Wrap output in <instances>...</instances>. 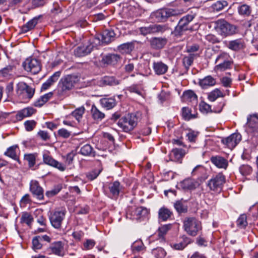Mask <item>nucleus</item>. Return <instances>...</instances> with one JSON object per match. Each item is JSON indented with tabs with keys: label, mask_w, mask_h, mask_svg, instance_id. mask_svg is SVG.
Returning a JSON list of instances; mask_svg holds the SVG:
<instances>
[{
	"label": "nucleus",
	"mask_w": 258,
	"mask_h": 258,
	"mask_svg": "<svg viewBox=\"0 0 258 258\" xmlns=\"http://www.w3.org/2000/svg\"><path fill=\"white\" fill-rule=\"evenodd\" d=\"M91 113L95 120H102L105 117L104 113L100 111L94 105L92 106Z\"/></svg>",
	"instance_id": "obj_42"
},
{
	"label": "nucleus",
	"mask_w": 258,
	"mask_h": 258,
	"mask_svg": "<svg viewBox=\"0 0 258 258\" xmlns=\"http://www.w3.org/2000/svg\"><path fill=\"white\" fill-rule=\"evenodd\" d=\"M145 248L143 243L140 240L135 241L132 245V249L134 252L141 251Z\"/></svg>",
	"instance_id": "obj_51"
},
{
	"label": "nucleus",
	"mask_w": 258,
	"mask_h": 258,
	"mask_svg": "<svg viewBox=\"0 0 258 258\" xmlns=\"http://www.w3.org/2000/svg\"><path fill=\"white\" fill-rule=\"evenodd\" d=\"M215 29L219 35L227 37L236 33V27L231 25L223 19H220L215 22Z\"/></svg>",
	"instance_id": "obj_2"
},
{
	"label": "nucleus",
	"mask_w": 258,
	"mask_h": 258,
	"mask_svg": "<svg viewBox=\"0 0 258 258\" xmlns=\"http://www.w3.org/2000/svg\"><path fill=\"white\" fill-rule=\"evenodd\" d=\"M80 153L84 156H95V152L93 151L92 146H82Z\"/></svg>",
	"instance_id": "obj_48"
},
{
	"label": "nucleus",
	"mask_w": 258,
	"mask_h": 258,
	"mask_svg": "<svg viewBox=\"0 0 258 258\" xmlns=\"http://www.w3.org/2000/svg\"><path fill=\"white\" fill-rule=\"evenodd\" d=\"M30 190L33 196L37 199L41 200L43 199V190L37 181H31L30 183Z\"/></svg>",
	"instance_id": "obj_16"
},
{
	"label": "nucleus",
	"mask_w": 258,
	"mask_h": 258,
	"mask_svg": "<svg viewBox=\"0 0 258 258\" xmlns=\"http://www.w3.org/2000/svg\"><path fill=\"white\" fill-rule=\"evenodd\" d=\"M228 3L226 1H218L212 5V8L216 11H220L227 7Z\"/></svg>",
	"instance_id": "obj_46"
},
{
	"label": "nucleus",
	"mask_w": 258,
	"mask_h": 258,
	"mask_svg": "<svg viewBox=\"0 0 258 258\" xmlns=\"http://www.w3.org/2000/svg\"><path fill=\"white\" fill-rule=\"evenodd\" d=\"M61 188L62 186L61 185H57L52 190L46 191V196L48 197H53L57 194L60 191Z\"/></svg>",
	"instance_id": "obj_60"
},
{
	"label": "nucleus",
	"mask_w": 258,
	"mask_h": 258,
	"mask_svg": "<svg viewBox=\"0 0 258 258\" xmlns=\"http://www.w3.org/2000/svg\"><path fill=\"white\" fill-rule=\"evenodd\" d=\"M206 40L209 43L215 44L220 42V40L215 35L213 34H208L205 37Z\"/></svg>",
	"instance_id": "obj_62"
},
{
	"label": "nucleus",
	"mask_w": 258,
	"mask_h": 258,
	"mask_svg": "<svg viewBox=\"0 0 258 258\" xmlns=\"http://www.w3.org/2000/svg\"><path fill=\"white\" fill-rule=\"evenodd\" d=\"M119 84V81L116 80L113 76H104L101 78L97 81V84L100 86H104L106 85L114 86Z\"/></svg>",
	"instance_id": "obj_18"
},
{
	"label": "nucleus",
	"mask_w": 258,
	"mask_h": 258,
	"mask_svg": "<svg viewBox=\"0 0 258 258\" xmlns=\"http://www.w3.org/2000/svg\"><path fill=\"white\" fill-rule=\"evenodd\" d=\"M50 253L58 256H62L64 253V244L61 241L52 243L47 249Z\"/></svg>",
	"instance_id": "obj_15"
},
{
	"label": "nucleus",
	"mask_w": 258,
	"mask_h": 258,
	"mask_svg": "<svg viewBox=\"0 0 258 258\" xmlns=\"http://www.w3.org/2000/svg\"><path fill=\"white\" fill-rule=\"evenodd\" d=\"M33 221V218L30 213L25 212L22 214V217L21 218V222L22 223H25L28 225H29L31 224Z\"/></svg>",
	"instance_id": "obj_52"
},
{
	"label": "nucleus",
	"mask_w": 258,
	"mask_h": 258,
	"mask_svg": "<svg viewBox=\"0 0 258 258\" xmlns=\"http://www.w3.org/2000/svg\"><path fill=\"white\" fill-rule=\"evenodd\" d=\"M148 214V211L147 208L140 207L138 208H133L129 209L127 212V215H131V219L139 220L141 217H145Z\"/></svg>",
	"instance_id": "obj_14"
},
{
	"label": "nucleus",
	"mask_w": 258,
	"mask_h": 258,
	"mask_svg": "<svg viewBox=\"0 0 258 258\" xmlns=\"http://www.w3.org/2000/svg\"><path fill=\"white\" fill-rule=\"evenodd\" d=\"M109 189L111 194V198L116 199L118 198L122 189V187L118 181H115L110 183L109 186Z\"/></svg>",
	"instance_id": "obj_26"
},
{
	"label": "nucleus",
	"mask_w": 258,
	"mask_h": 258,
	"mask_svg": "<svg viewBox=\"0 0 258 258\" xmlns=\"http://www.w3.org/2000/svg\"><path fill=\"white\" fill-rule=\"evenodd\" d=\"M126 90L131 93H135L139 95H142V90L138 85H133L127 88Z\"/></svg>",
	"instance_id": "obj_58"
},
{
	"label": "nucleus",
	"mask_w": 258,
	"mask_h": 258,
	"mask_svg": "<svg viewBox=\"0 0 258 258\" xmlns=\"http://www.w3.org/2000/svg\"><path fill=\"white\" fill-rule=\"evenodd\" d=\"M225 182V177L221 173L213 176L207 183V186L210 189L215 191H220L222 186Z\"/></svg>",
	"instance_id": "obj_8"
},
{
	"label": "nucleus",
	"mask_w": 258,
	"mask_h": 258,
	"mask_svg": "<svg viewBox=\"0 0 258 258\" xmlns=\"http://www.w3.org/2000/svg\"><path fill=\"white\" fill-rule=\"evenodd\" d=\"M198 185V182L191 178H186L178 184V186L184 190L195 189Z\"/></svg>",
	"instance_id": "obj_17"
},
{
	"label": "nucleus",
	"mask_w": 258,
	"mask_h": 258,
	"mask_svg": "<svg viewBox=\"0 0 258 258\" xmlns=\"http://www.w3.org/2000/svg\"><path fill=\"white\" fill-rule=\"evenodd\" d=\"M169 29V27L166 25L154 24L148 27H142L140 28L141 34L146 36L148 34H153L159 33H163Z\"/></svg>",
	"instance_id": "obj_11"
},
{
	"label": "nucleus",
	"mask_w": 258,
	"mask_h": 258,
	"mask_svg": "<svg viewBox=\"0 0 258 258\" xmlns=\"http://www.w3.org/2000/svg\"><path fill=\"white\" fill-rule=\"evenodd\" d=\"M35 89L23 82H19L17 86L18 95L24 99H30L34 94Z\"/></svg>",
	"instance_id": "obj_7"
},
{
	"label": "nucleus",
	"mask_w": 258,
	"mask_h": 258,
	"mask_svg": "<svg viewBox=\"0 0 258 258\" xmlns=\"http://www.w3.org/2000/svg\"><path fill=\"white\" fill-rule=\"evenodd\" d=\"M60 72L59 71L54 73L46 81L50 83V84L52 85L54 83L58 80L60 76Z\"/></svg>",
	"instance_id": "obj_63"
},
{
	"label": "nucleus",
	"mask_w": 258,
	"mask_h": 258,
	"mask_svg": "<svg viewBox=\"0 0 258 258\" xmlns=\"http://www.w3.org/2000/svg\"><path fill=\"white\" fill-rule=\"evenodd\" d=\"M24 159L28 161L30 167H33L35 164V156L34 154H25Z\"/></svg>",
	"instance_id": "obj_57"
},
{
	"label": "nucleus",
	"mask_w": 258,
	"mask_h": 258,
	"mask_svg": "<svg viewBox=\"0 0 258 258\" xmlns=\"http://www.w3.org/2000/svg\"><path fill=\"white\" fill-rule=\"evenodd\" d=\"M198 135V132L189 130L186 134V137L188 140L192 143H195Z\"/></svg>",
	"instance_id": "obj_56"
},
{
	"label": "nucleus",
	"mask_w": 258,
	"mask_h": 258,
	"mask_svg": "<svg viewBox=\"0 0 258 258\" xmlns=\"http://www.w3.org/2000/svg\"><path fill=\"white\" fill-rule=\"evenodd\" d=\"M78 77L68 75L61 79L58 85V91L60 95H64L72 90L78 82Z\"/></svg>",
	"instance_id": "obj_3"
},
{
	"label": "nucleus",
	"mask_w": 258,
	"mask_h": 258,
	"mask_svg": "<svg viewBox=\"0 0 258 258\" xmlns=\"http://www.w3.org/2000/svg\"><path fill=\"white\" fill-rule=\"evenodd\" d=\"M103 170V168L100 166L99 169H94L86 174L87 178L90 180H93L96 178Z\"/></svg>",
	"instance_id": "obj_49"
},
{
	"label": "nucleus",
	"mask_w": 258,
	"mask_h": 258,
	"mask_svg": "<svg viewBox=\"0 0 258 258\" xmlns=\"http://www.w3.org/2000/svg\"><path fill=\"white\" fill-rule=\"evenodd\" d=\"M43 157V161L46 164L53 166L55 163L56 160L47 154H44Z\"/></svg>",
	"instance_id": "obj_64"
},
{
	"label": "nucleus",
	"mask_w": 258,
	"mask_h": 258,
	"mask_svg": "<svg viewBox=\"0 0 258 258\" xmlns=\"http://www.w3.org/2000/svg\"><path fill=\"white\" fill-rule=\"evenodd\" d=\"M223 93L218 89H215L208 95V99L211 101H214L219 97H224Z\"/></svg>",
	"instance_id": "obj_44"
},
{
	"label": "nucleus",
	"mask_w": 258,
	"mask_h": 258,
	"mask_svg": "<svg viewBox=\"0 0 258 258\" xmlns=\"http://www.w3.org/2000/svg\"><path fill=\"white\" fill-rule=\"evenodd\" d=\"M120 59V57L117 54H109L102 58V61L103 63L114 65L116 64Z\"/></svg>",
	"instance_id": "obj_28"
},
{
	"label": "nucleus",
	"mask_w": 258,
	"mask_h": 258,
	"mask_svg": "<svg viewBox=\"0 0 258 258\" xmlns=\"http://www.w3.org/2000/svg\"><path fill=\"white\" fill-rule=\"evenodd\" d=\"M167 40L166 38L154 37L151 39L150 45L154 49H161L167 43Z\"/></svg>",
	"instance_id": "obj_25"
},
{
	"label": "nucleus",
	"mask_w": 258,
	"mask_h": 258,
	"mask_svg": "<svg viewBox=\"0 0 258 258\" xmlns=\"http://www.w3.org/2000/svg\"><path fill=\"white\" fill-rule=\"evenodd\" d=\"M38 19L37 18H34L29 22H28L25 25L23 26L21 30L23 33H26L30 30L33 29L37 24Z\"/></svg>",
	"instance_id": "obj_40"
},
{
	"label": "nucleus",
	"mask_w": 258,
	"mask_h": 258,
	"mask_svg": "<svg viewBox=\"0 0 258 258\" xmlns=\"http://www.w3.org/2000/svg\"><path fill=\"white\" fill-rule=\"evenodd\" d=\"M182 115L185 120H189L195 116L191 113V110L188 107H183L182 109Z\"/></svg>",
	"instance_id": "obj_55"
},
{
	"label": "nucleus",
	"mask_w": 258,
	"mask_h": 258,
	"mask_svg": "<svg viewBox=\"0 0 258 258\" xmlns=\"http://www.w3.org/2000/svg\"><path fill=\"white\" fill-rule=\"evenodd\" d=\"M100 102L101 106L107 109L112 108L116 104V101L113 98H103L100 100Z\"/></svg>",
	"instance_id": "obj_34"
},
{
	"label": "nucleus",
	"mask_w": 258,
	"mask_h": 258,
	"mask_svg": "<svg viewBox=\"0 0 258 258\" xmlns=\"http://www.w3.org/2000/svg\"><path fill=\"white\" fill-rule=\"evenodd\" d=\"M153 67L155 73L158 75L165 74L168 69V66L162 61L154 62Z\"/></svg>",
	"instance_id": "obj_29"
},
{
	"label": "nucleus",
	"mask_w": 258,
	"mask_h": 258,
	"mask_svg": "<svg viewBox=\"0 0 258 258\" xmlns=\"http://www.w3.org/2000/svg\"><path fill=\"white\" fill-rule=\"evenodd\" d=\"M237 225L240 228H245L247 225V217L245 214H241L237 220Z\"/></svg>",
	"instance_id": "obj_50"
},
{
	"label": "nucleus",
	"mask_w": 258,
	"mask_h": 258,
	"mask_svg": "<svg viewBox=\"0 0 258 258\" xmlns=\"http://www.w3.org/2000/svg\"><path fill=\"white\" fill-rule=\"evenodd\" d=\"M174 207L178 214L185 213L188 211L186 201L183 199L176 201L174 204Z\"/></svg>",
	"instance_id": "obj_30"
},
{
	"label": "nucleus",
	"mask_w": 258,
	"mask_h": 258,
	"mask_svg": "<svg viewBox=\"0 0 258 258\" xmlns=\"http://www.w3.org/2000/svg\"><path fill=\"white\" fill-rule=\"evenodd\" d=\"M241 140V136L238 133H234L231 135L227 138L222 140V142L224 144L229 145H237Z\"/></svg>",
	"instance_id": "obj_19"
},
{
	"label": "nucleus",
	"mask_w": 258,
	"mask_h": 258,
	"mask_svg": "<svg viewBox=\"0 0 258 258\" xmlns=\"http://www.w3.org/2000/svg\"><path fill=\"white\" fill-rule=\"evenodd\" d=\"M14 71V66L8 65L0 70V78L6 80L10 79L13 77Z\"/></svg>",
	"instance_id": "obj_20"
},
{
	"label": "nucleus",
	"mask_w": 258,
	"mask_h": 258,
	"mask_svg": "<svg viewBox=\"0 0 258 258\" xmlns=\"http://www.w3.org/2000/svg\"><path fill=\"white\" fill-rule=\"evenodd\" d=\"M239 170L240 173L243 176H247L250 175L252 173V168L249 165L243 164L239 167Z\"/></svg>",
	"instance_id": "obj_47"
},
{
	"label": "nucleus",
	"mask_w": 258,
	"mask_h": 258,
	"mask_svg": "<svg viewBox=\"0 0 258 258\" xmlns=\"http://www.w3.org/2000/svg\"><path fill=\"white\" fill-rule=\"evenodd\" d=\"M195 15L188 14L181 18L176 26L174 33L176 36H181L182 32L189 29L188 24L195 18Z\"/></svg>",
	"instance_id": "obj_10"
},
{
	"label": "nucleus",
	"mask_w": 258,
	"mask_h": 258,
	"mask_svg": "<svg viewBox=\"0 0 258 258\" xmlns=\"http://www.w3.org/2000/svg\"><path fill=\"white\" fill-rule=\"evenodd\" d=\"M66 213L65 210L55 211L49 216L51 225L55 229H60Z\"/></svg>",
	"instance_id": "obj_12"
},
{
	"label": "nucleus",
	"mask_w": 258,
	"mask_h": 258,
	"mask_svg": "<svg viewBox=\"0 0 258 258\" xmlns=\"http://www.w3.org/2000/svg\"><path fill=\"white\" fill-rule=\"evenodd\" d=\"M172 216H173L172 212L165 207H162L159 210L158 218L159 220L166 221L170 219Z\"/></svg>",
	"instance_id": "obj_31"
},
{
	"label": "nucleus",
	"mask_w": 258,
	"mask_h": 258,
	"mask_svg": "<svg viewBox=\"0 0 258 258\" xmlns=\"http://www.w3.org/2000/svg\"><path fill=\"white\" fill-rule=\"evenodd\" d=\"M84 107H80L73 111L71 115L74 116L78 121H79L82 118V115L84 113Z\"/></svg>",
	"instance_id": "obj_53"
},
{
	"label": "nucleus",
	"mask_w": 258,
	"mask_h": 258,
	"mask_svg": "<svg viewBox=\"0 0 258 258\" xmlns=\"http://www.w3.org/2000/svg\"><path fill=\"white\" fill-rule=\"evenodd\" d=\"M41 242L40 236L34 237L32 239V248L35 250L41 249L43 245Z\"/></svg>",
	"instance_id": "obj_54"
},
{
	"label": "nucleus",
	"mask_w": 258,
	"mask_h": 258,
	"mask_svg": "<svg viewBox=\"0 0 258 258\" xmlns=\"http://www.w3.org/2000/svg\"><path fill=\"white\" fill-rule=\"evenodd\" d=\"M152 253L155 258H165L167 253L162 247H157L152 250Z\"/></svg>",
	"instance_id": "obj_45"
},
{
	"label": "nucleus",
	"mask_w": 258,
	"mask_h": 258,
	"mask_svg": "<svg viewBox=\"0 0 258 258\" xmlns=\"http://www.w3.org/2000/svg\"><path fill=\"white\" fill-rule=\"evenodd\" d=\"M182 99L185 102H196L197 96L194 91L188 90L183 92L182 96Z\"/></svg>",
	"instance_id": "obj_36"
},
{
	"label": "nucleus",
	"mask_w": 258,
	"mask_h": 258,
	"mask_svg": "<svg viewBox=\"0 0 258 258\" xmlns=\"http://www.w3.org/2000/svg\"><path fill=\"white\" fill-rule=\"evenodd\" d=\"M53 93L52 92L46 93L37 99L34 103V105L35 107H40L51 99Z\"/></svg>",
	"instance_id": "obj_33"
},
{
	"label": "nucleus",
	"mask_w": 258,
	"mask_h": 258,
	"mask_svg": "<svg viewBox=\"0 0 258 258\" xmlns=\"http://www.w3.org/2000/svg\"><path fill=\"white\" fill-rule=\"evenodd\" d=\"M181 14V11L172 8H165L158 10L152 14L158 21H163L171 17L178 16Z\"/></svg>",
	"instance_id": "obj_6"
},
{
	"label": "nucleus",
	"mask_w": 258,
	"mask_h": 258,
	"mask_svg": "<svg viewBox=\"0 0 258 258\" xmlns=\"http://www.w3.org/2000/svg\"><path fill=\"white\" fill-rule=\"evenodd\" d=\"M237 10L240 15L244 16H249L251 12L250 6L246 4H243L239 6L237 8Z\"/></svg>",
	"instance_id": "obj_41"
},
{
	"label": "nucleus",
	"mask_w": 258,
	"mask_h": 258,
	"mask_svg": "<svg viewBox=\"0 0 258 258\" xmlns=\"http://www.w3.org/2000/svg\"><path fill=\"white\" fill-rule=\"evenodd\" d=\"M245 130L248 134H252L253 136L258 134V114L250 115L247 118Z\"/></svg>",
	"instance_id": "obj_13"
},
{
	"label": "nucleus",
	"mask_w": 258,
	"mask_h": 258,
	"mask_svg": "<svg viewBox=\"0 0 258 258\" xmlns=\"http://www.w3.org/2000/svg\"><path fill=\"white\" fill-rule=\"evenodd\" d=\"M211 162L219 168L226 169L228 166L227 161L222 157L219 156H212L210 158Z\"/></svg>",
	"instance_id": "obj_21"
},
{
	"label": "nucleus",
	"mask_w": 258,
	"mask_h": 258,
	"mask_svg": "<svg viewBox=\"0 0 258 258\" xmlns=\"http://www.w3.org/2000/svg\"><path fill=\"white\" fill-rule=\"evenodd\" d=\"M18 147V146H10L5 152L4 155L15 160L19 161V158L16 152V148Z\"/></svg>",
	"instance_id": "obj_43"
},
{
	"label": "nucleus",
	"mask_w": 258,
	"mask_h": 258,
	"mask_svg": "<svg viewBox=\"0 0 258 258\" xmlns=\"http://www.w3.org/2000/svg\"><path fill=\"white\" fill-rule=\"evenodd\" d=\"M215 63L218 64L215 67L214 70L216 71L222 72L230 68L232 61L231 60L228 53L220 51L216 58Z\"/></svg>",
	"instance_id": "obj_5"
},
{
	"label": "nucleus",
	"mask_w": 258,
	"mask_h": 258,
	"mask_svg": "<svg viewBox=\"0 0 258 258\" xmlns=\"http://www.w3.org/2000/svg\"><path fill=\"white\" fill-rule=\"evenodd\" d=\"M93 49L92 44L87 45H83L78 47L74 51L75 54L78 56L81 57L89 54Z\"/></svg>",
	"instance_id": "obj_23"
},
{
	"label": "nucleus",
	"mask_w": 258,
	"mask_h": 258,
	"mask_svg": "<svg viewBox=\"0 0 258 258\" xmlns=\"http://www.w3.org/2000/svg\"><path fill=\"white\" fill-rule=\"evenodd\" d=\"M227 47L233 51H238L243 48L242 41L240 39H236L229 42Z\"/></svg>",
	"instance_id": "obj_37"
},
{
	"label": "nucleus",
	"mask_w": 258,
	"mask_h": 258,
	"mask_svg": "<svg viewBox=\"0 0 258 258\" xmlns=\"http://www.w3.org/2000/svg\"><path fill=\"white\" fill-rule=\"evenodd\" d=\"M35 111L36 110L32 107L25 108L17 112L16 118L18 120H21L24 118L31 116Z\"/></svg>",
	"instance_id": "obj_24"
},
{
	"label": "nucleus",
	"mask_w": 258,
	"mask_h": 258,
	"mask_svg": "<svg viewBox=\"0 0 258 258\" xmlns=\"http://www.w3.org/2000/svg\"><path fill=\"white\" fill-rule=\"evenodd\" d=\"M183 228L188 235L196 236L202 230V226L201 222L196 218L187 217L183 221Z\"/></svg>",
	"instance_id": "obj_1"
},
{
	"label": "nucleus",
	"mask_w": 258,
	"mask_h": 258,
	"mask_svg": "<svg viewBox=\"0 0 258 258\" xmlns=\"http://www.w3.org/2000/svg\"><path fill=\"white\" fill-rule=\"evenodd\" d=\"M138 118L133 114H127L120 118L117 123L118 125L125 132H129L137 125Z\"/></svg>",
	"instance_id": "obj_4"
},
{
	"label": "nucleus",
	"mask_w": 258,
	"mask_h": 258,
	"mask_svg": "<svg viewBox=\"0 0 258 258\" xmlns=\"http://www.w3.org/2000/svg\"><path fill=\"white\" fill-rule=\"evenodd\" d=\"M200 109L204 113H208L212 112L211 106L204 101H202L200 103Z\"/></svg>",
	"instance_id": "obj_59"
},
{
	"label": "nucleus",
	"mask_w": 258,
	"mask_h": 258,
	"mask_svg": "<svg viewBox=\"0 0 258 258\" xmlns=\"http://www.w3.org/2000/svg\"><path fill=\"white\" fill-rule=\"evenodd\" d=\"M115 36V33L113 31L105 30L104 31L99 39L101 42L104 44H108L111 42Z\"/></svg>",
	"instance_id": "obj_32"
},
{
	"label": "nucleus",
	"mask_w": 258,
	"mask_h": 258,
	"mask_svg": "<svg viewBox=\"0 0 258 258\" xmlns=\"http://www.w3.org/2000/svg\"><path fill=\"white\" fill-rule=\"evenodd\" d=\"M134 44L132 42L122 44L117 47L118 50L121 53H130L134 49Z\"/></svg>",
	"instance_id": "obj_38"
},
{
	"label": "nucleus",
	"mask_w": 258,
	"mask_h": 258,
	"mask_svg": "<svg viewBox=\"0 0 258 258\" xmlns=\"http://www.w3.org/2000/svg\"><path fill=\"white\" fill-rule=\"evenodd\" d=\"M216 84V80L211 76L205 77L204 79H201L199 81L200 85L204 88L209 86H212Z\"/></svg>",
	"instance_id": "obj_35"
},
{
	"label": "nucleus",
	"mask_w": 258,
	"mask_h": 258,
	"mask_svg": "<svg viewBox=\"0 0 258 258\" xmlns=\"http://www.w3.org/2000/svg\"><path fill=\"white\" fill-rule=\"evenodd\" d=\"M186 153L185 150L179 148H175L171 150L169 156L171 160L178 161L181 159Z\"/></svg>",
	"instance_id": "obj_22"
},
{
	"label": "nucleus",
	"mask_w": 258,
	"mask_h": 258,
	"mask_svg": "<svg viewBox=\"0 0 258 258\" xmlns=\"http://www.w3.org/2000/svg\"><path fill=\"white\" fill-rule=\"evenodd\" d=\"M181 240L179 243L172 244L171 247L176 250H182L188 244L192 242L191 239L185 235L181 237Z\"/></svg>",
	"instance_id": "obj_27"
},
{
	"label": "nucleus",
	"mask_w": 258,
	"mask_h": 258,
	"mask_svg": "<svg viewBox=\"0 0 258 258\" xmlns=\"http://www.w3.org/2000/svg\"><path fill=\"white\" fill-rule=\"evenodd\" d=\"M36 125V122L33 120H27L24 122V125L26 130L30 132L32 131Z\"/></svg>",
	"instance_id": "obj_61"
},
{
	"label": "nucleus",
	"mask_w": 258,
	"mask_h": 258,
	"mask_svg": "<svg viewBox=\"0 0 258 258\" xmlns=\"http://www.w3.org/2000/svg\"><path fill=\"white\" fill-rule=\"evenodd\" d=\"M23 67L25 71L33 74L38 73L41 70L40 61L33 57L27 58L23 63Z\"/></svg>",
	"instance_id": "obj_9"
},
{
	"label": "nucleus",
	"mask_w": 258,
	"mask_h": 258,
	"mask_svg": "<svg viewBox=\"0 0 258 258\" xmlns=\"http://www.w3.org/2000/svg\"><path fill=\"white\" fill-rule=\"evenodd\" d=\"M199 56V54H189L188 55L184 56L182 60L184 66L186 69H188L192 64L194 60Z\"/></svg>",
	"instance_id": "obj_39"
}]
</instances>
